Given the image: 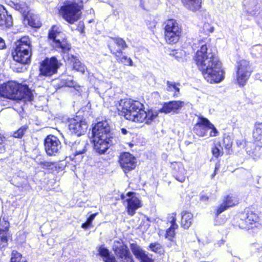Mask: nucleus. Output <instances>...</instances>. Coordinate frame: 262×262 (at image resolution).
Here are the masks:
<instances>
[{"label": "nucleus", "mask_w": 262, "mask_h": 262, "mask_svg": "<svg viewBox=\"0 0 262 262\" xmlns=\"http://www.w3.org/2000/svg\"><path fill=\"white\" fill-rule=\"evenodd\" d=\"M127 198L124 200L126 204V211L128 215L133 216L136 211L142 206L141 201L134 192H128L126 194Z\"/></svg>", "instance_id": "ddd939ff"}, {"label": "nucleus", "mask_w": 262, "mask_h": 262, "mask_svg": "<svg viewBox=\"0 0 262 262\" xmlns=\"http://www.w3.org/2000/svg\"><path fill=\"white\" fill-rule=\"evenodd\" d=\"M67 61L69 64L72 66L74 70L82 74L84 73L86 68L76 57L72 54H68Z\"/></svg>", "instance_id": "393cba45"}, {"label": "nucleus", "mask_w": 262, "mask_h": 262, "mask_svg": "<svg viewBox=\"0 0 262 262\" xmlns=\"http://www.w3.org/2000/svg\"><path fill=\"white\" fill-rule=\"evenodd\" d=\"M178 227H173L172 226H170V227L167 230L166 237L171 239L174 235V230L177 229Z\"/></svg>", "instance_id": "c03bdc74"}, {"label": "nucleus", "mask_w": 262, "mask_h": 262, "mask_svg": "<svg viewBox=\"0 0 262 262\" xmlns=\"http://www.w3.org/2000/svg\"><path fill=\"white\" fill-rule=\"evenodd\" d=\"M236 80L240 86L246 84L253 70L250 62L241 60L237 63Z\"/></svg>", "instance_id": "6e6552de"}, {"label": "nucleus", "mask_w": 262, "mask_h": 262, "mask_svg": "<svg viewBox=\"0 0 262 262\" xmlns=\"http://www.w3.org/2000/svg\"><path fill=\"white\" fill-rule=\"evenodd\" d=\"M202 124L208 127V129H211L210 133V137H215L218 135V131L208 119H203Z\"/></svg>", "instance_id": "72a5a7b5"}, {"label": "nucleus", "mask_w": 262, "mask_h": 262, "mask_svg": "<svg viewBox=\"0 0 262 262\" xmlns=\"http://www.w3.org/2000/svg\"><path fill=\"white\" fill-rule=\"evenodd\" d=\"M69 129L71 133L77 136L84 134L88 128V125L85 121L80 118L76 116V118L69 119Z\"/></svg>", "instance_id": "9d476101"}, {"label": "nucleus", "mask_w": 262, "mask_h": 262, "mask_svg": "<svg viewBox=\"0 0 262 262\" xmlns=\"http://www.w3.org/2000/svg\"><path fill=\"white\" fill-rule=\"evenodd\" d=\"M49 38L52 40V45L57 50L66 53L71 49V45L68 43L65 34L59 27H52L49 33Z\"/></svg>", "instance_id": "20e7f679"}, {"label": "nucleus", "mask_w": 262, "mask_h": 262, "mask_svg": "<svg viewBox=\"0 0 262 262\" xmlns=\"http://www.w3.org/2000/svg\"><path fill=\"white\" fill-rule=\"evenodd\" d=\"M165 24L164 33L166 42L169 44L177 43L181 35V26L173 19L167 20Z\"/></svg>", "instance_id": "0eeeda50"}, {"label": "nucleus", "mask_w": 262, "mask_h": 262, "mask_svg": "<svg viewBox=\"0 0 262 262\" xmlns=\"http://www.w3.org/2000/svg\"><path fill=\"white\" fill-rule=\"evenodd\" d=\"M203 40L199 41L200 49L195 56V60L204 78L210 83L221 82L224 79V72L221 62L212 52L208 51Z\"/></svg>", "instance_id": "f257e3e1"}, {"label": "nucleus", "mask_w": 262, "mask_h": 262, "mask_svg": "<svg viewBox=\"0 0 262 262\" xmlns=\"http://www.w3.org/2000/svg\"><path fill=\"white\" fill-rule=\"evenodd\" d=\"M82 6L75 2H70L62 6L59 11L63 18L71 24L79 20Z\"/></svg>", "instance_id": "423d86ee"}, {"label": "nucleus", "mask_w": 262, "mask_h": 262, "mask_svg": "<svg viewBox=\"0 0 262 262\" xmlns=\"http://www.w3.org/2000/svg\"><path fill=\"white\" fill-rule=\"evenodd\" d=\"M8 5L14 9L20 12L23 16H25L29 12V7L26 3L18 0L9 1L8 2Z\"/></svg>", "instance_id": "b1692460"}, {"label": "nucleus", "mask_w": 262, "mask_h": 262, "mask_svg": "<svg viewBox=\"0 0 262 262\" xmlns=\"http://www.w3.org/2000/svg\"><path fill=\"white\" fill-rule=\"evenodd\" d=\"M209 199L208 196L207 195H202L201 196V200L203 201H207Z\"/></svg>", "instance_id": "6e6d98bb"}, {"label": "nucleus", "mask_w": 262, "mask_h": 262, "mask_svg": "<svg viewBox=\"0 0 262 262\" xmlns=\"http://www.w3.org/2000/svg\"><path fill=\"white\" fill-rule=\"evenodd\" d=\"M149 247L152 251L155 253L161 254L163 252V247L159 243L156 242L151 243L149 245Z\"/></svg>", "instance_id": "4c0bfd02"}, {"label": "nucleus", "mask_w": 262, "mask_h": 262, "mask_svg": "<svg viewBox=\"0 0 262 262\" xmlns=\"http://www.w3.org/2000/svg\"><path fill=\"white\" fill-rule=\"evenodd\" d=\"M201 31L205 35H207L214 31V27H212L209 23H205L204 24Z\"/></svg>", "instance_id": "58836bf2"}, {"label": "nucleus", "mask_w": 262, "mask_h": 262, "mask_svg": "<svg viewBox=\"0 0 262 262\" xmlns=\"http://www.w3.org/2000/svg\"><path fill=\"white\" fill-rule=\"evenodd\" d=\"M28 126L24 125L19 128L17 131L15 132L13 134V136L15 138H21L24 135L25 132L27 130Z\"/></svg>", "instance_id": "37998d69"}, {"label": "nucleus", "mask_w": 262, "mask_h": 262, "mask_svg": "<svg viewBox=\"0 0 262 262\" xmlns=\"http://www.w3.org/2000/svg\"><path fill=\"white\" fill-rule=\"evenodd\" d=\"M6 139L4 137L0 134V152L2 153L5 151L6 149Z\"/></svg>", "instance_id": "a18cd8bd"}, {"label": "nucleus", "mask_w": 262, "mask_h": 262, "mask_svg": "<svg viewBox=\"0 0 262 262\" xmlns=\"http://www.w3.org/2000/svg\"><path fill=\"white\" fill-rule=\"evenodd\" d=\"M24 17L25 21H27L28 24L31 27L37 28L41 26V23L35 15L30 14L28 12Z\"/></svg>", "instance_id": "7c9ffc66"}, {"label": "nucleus", "mask_w": 262, "mask_h": 262, "mask_svg": "<svg viewBox=\"0 0 262 262\" xmlns=\"http://www.w3.org/2000/svg\"><path fill=\"white\" fill-rule=\"evenodd\" d=\"M236 145L238 147L244 148L246 145V141L244 138L241 137L239 139H237L236 140Z\"/></svg>", "instance_id": "09e8293b"}, {"label": "nucleus", "mask_w": 262, "mask_h": 262, "mask_svg": "<svg viewBox=\"0 0 262 262\" xmlns=\"http://www.w3.org/2000/svg\"><path fill=\"white\" fill-rule=\"evenodd\" d=\"M212 153L215 158H218L220 156L222 155L223 152L219 147L214 146L212 148Z\"/></svg>", "instance_id": "de8ad7c7"}, {"label": "nucleus", "mask_w": 262, "mask_h": 262, "mask_svg": "<svg viewBox=\"0 0 262 262\" xmlns=\"http://www.w3.org/2000/svg\"><path fill=\"white\" fill-rule=\"evenodd\" d=\"M176 213H172L169 216L168 219V221L170 222L171 224V226H172L173 227H178V226L176 224Z\"/></svg>", "instance_id": "49530a36"}, {"label": "nucleus", "mask_w": 262, "mask_h": 262, "mask_svg": "<svg viewBox=\"0 0 262 262\" xmlns=\"http://www.w3.org/2000/svg\"><path fill=\"white\" fill-rule=\"evenodd\" d=\"M184 6L189 11L196 12L202 7V0H182Z\"/></svg>", "instance_id": "bb28decb"}, {"label": "nucleus", "mask_w": 262, "mask_h": 262, "mask_svg": "<svg viewBox=\"0 0 262 262\" xmlns=\"http://www.w3.org/2000/svg\"><path fill=\"white\" fill-rule=\"evenodd\" d=\"M232 140L229 135H224L223 139V145L225 149L229 150L232 146Z\"/></svg>", "instance_id": "ea45409f"}, {"label": "nucleus", "mask_w": 262, "mask_h": 262, "mask_svg": "<svg viewBox=\"0 0 262 262\" xmlns=\"http://www.w3.org/2000/svg\"><path fill=\"white\" fill-rule=\"evenodd\" d=\"M39 164L42 168H45L51 167L52 165H53V163L46 161H41L39 162Z\"/></svg>", "instance_id": "603ef678"}, {"label": "nucleus", "mask_w": 262, "mask_h": 262, "mask_svg": "<svg viewBox=\"0 0 262 262\" xmlns=\"http://www.w3.org/2000/svg\"><path fill=\"white\" fill-rule=\"evenodd\" d=\"M27 185H28V183H27V181H25L24 183V186H21V187L23 188L26 187L27 186Z\"/></svg>", "instance_id": "bf43d9fd"}, {"label": "nucleus", "mask_w": 262, "mask_h": 262, "mask_svg": "<svg viewBox=\"0 0 262 262\" xmlns=\"http://www.w3.org/2000/svg\"><path fill=\"white\" fill-rule=\"evenodd\" d=\"M97 213L92 214L88 219L86 221L81 225V228L86 229L92 226V222L97 215Z\"/></svg>", "instance_id": "a19ab883"}, {"label": "nucleus", "mask_w": 262, "mask_h": 262, "mask_svg": "<svg viewBox=\"0 0 262 262\" xmlns=\"http://www.w3.org/2000/svg\"><path fill=\"white\" fill-rule=\"evenodd\" d=\"M119 163L125 173L134 169L136 166L135 158L129 152H124L120 155Z\"/></svg>", "instance_id": "2eb2a0df"}, {"label": "nucleus", "mask_w": 262, "mask_h": 262, "mask_svg": "<svg viewBox=\"0 0 262 262\" xmlns=\"http://www.w3.org/2000/svg\"><path fill=\"white\" fill-rule=\"evenodd\" d=\"M112 41L110 42L108 46L112 54V49L116 50L115 52L121 54L123 50L127 47L125 41L121 38L116 37L112 38Z\"/></svg>", "instance_id": "6ab92c4d"}, {"label": "nucleus", "mask_w": 262, "mask_h": 262, "mask_svg": "<svg viewBox=\"0 0 262 262\" xmlns=\"http://www.w3.org/2000/svg\"><path fill=\"white\" fill-rule=\"evenodd\" d=\"M14 51L32 53L31 41L27 36H24L15 42Z\"/></svg>", "instance_id": "aec40b11"}, {"label": "nucleus", "mask_w": 262, "mask_h": 262, "mask_svg": "<svg viewBox=\"0 0 262 262\" xmlns=\"http://www.w3.org/2000/svg\"><path fill=\"white\" fill-rule=\"evenodd\" d=\"M228 207L223 202L222 204L217 208L216 215H219L223 211L226 210Z\"/></svg>", "instance_id": "8fccbe9b"}, {"label": "nucleus", "mask_w": 262, "mask_h": 262, "mask_svg": "<svg viewBox=\"0 0 262 262\" xmlns=\"http://www.w3.org/2000/svg\"><path fill=\"white\" fill-rule=\"evenodd\" d=\"M11 262H27L25 258L22 257L20 253L15 250H13L11 253Z\"/></svg>", "instance_id": "c9c22d12"}, {"label": "nucleus", "mask_w": 262, "mask_h": 262, "mask_svg": "<svg viewBox=\"0 0 262 262\" xmlns=\"http://www.w3.org/2000/svg\"><path fill=\"white\" fill-rule=\"evenodd\" d=\"M61 86H67L71 88H75L76 85V82L72 79V78L64 79L62 78L61 80Z\"/></svg>", "instance_id": "79ce46f5"}, {"label": "nucleus", "mask_w": 262, "mask_h": 262, "mask_svg": "<svg viewBox=\"0 0 262 262\" xmlns=\"http://www.w3.org/2000/svg\"><path fill=\"white\" fill-rule=\"evenodd\" d=\"M61 63L55 56L46 58L41 63L40 68V74L45 76H50L57 72Z\"/></svg>", "instance_id": "1a4fd4ad"}, {"label": "nucleus", "mask_w": 262, "mask_h": 262, "mask_svg": "<svg viewBox=\"0 0 262 262\" xmlns=\"http://www.w3.org/2000/svg\"><path fill=\"white\" fill-rule=\"evenodd\" d=\"M143 108L142 103L131 99L121 100L117 106L119 114L126 119L138 123L145 121L146 124H149L158 116V112L151 110L146 112Z\"/></svg>", "instance_id": "f03ea898"}, {"label": "nucleus", "mask_w": 262, "mask_h": 262, "mask_svg": "<svg viewBox=\"0 0 262 262\" xmlns=\"http://www.w3.org/2000/svg\"><path fill=\"white\" fill-rule=\"evenodd\" d=\"M9 227V223L3 219L0 220V248L6 247L8 245L7 233Z\"/></svg>", "instance_id": "412c9836"}, {"label": "nucleus", "mask_w": 262, "mask_h": 262, "mask_svg": "<svg viewBox=\"0 0 262 262\" xmlns=\"http://www.w3.org/2000/svg\"><path fill=\"white\" fill-rule=\"evenodd\" d=\"M110 127L106 121L98 122L92 128V137L110 139Z\"/></svg>", "instance_id": "9b49d317"}, {"label": "nucleus", "mask_w": 262, "mask_h": 262, "mask_svg": "<svg viewBox=\"0 0 262 262\" xmlns=\"http://www.w3.org/2000/svg\"><path fill=\"white\" fill-rule=\"evenodd\" d=\"M121 198L122 200H124L125 198V196L123 194H122L121 196Z\"/></svg>", "instance_id": "052dcab7"}, {"label": "nucleus", "mask_w": 262, "mask_h": 262, "mask_svg": "<svg viewBox=\"0 0 262 262\" xmlns=\"http://www.w3.org/2000/svg\"><path fill=\"white\" fill-rule=\"evenodd\" d=\"M13 25V19L11 14H8V11L4 7L0 5V26L9 28Z\"/></svg>", "instance_id": "4be33fe9"}, {"label": "nucleus", "mask_w": 262, "mask_h": 262, "mask_svg": "<svg viewBox=\"0 0 262 262\" xmlns=\"http://www.w3.org/2000/svg\"><path fill=\"white\" fill-rule=\"evenodd\" d=\"M252 52H257L258 54H262V45H258L254 46L252 47Z\"/></svg>", "instance_id": "864d4df0"}, {"label": "nucleus", "mask_w": 262, "mask_h": 262, "mask_svg": "<svg viewBox=\"0 0 262 262\" xmlns=\"http://www.w3.org/2000/svg\"><path fill=\"white\" fill-rule=\"evenodd\" d=\"M203 119H207L203 117H199V121L196 124L195 132L197 135L200 137H204L207 135L208 127L202 124Z\"/></svg>", "instance_id": "c85d7f7f"}, {"label": "nucleus", "mask_w": 262, "mask_h": 262, "mask_svg": "<svg viewBox=\"0 0 262 262\" xmlns=\"http://www.w3.org/2000/svg\"><path fill=\"white\" fill-rule=\"evenodd\" d=\"M31 55L32 53H27V52L14 51L12 53L13 59L22 64H29L31 62Z\"/></svg>", "instance_id": "5701e85b"}, {"label": "nucleus", "mask_w": 262, "mask_h": 262, "mask_svg": "<svg viewBox=\"0 0 262 262\" xmlns=\"http://www.w3.org/2000/svg\"><path fill=\"white\" fill-rule=\"evenodd\" d=\"M139 260L140 262H154V260L146 253Z\"/></svg>", "instance_id": "3c124183"}, {"label": "nucleus", "mask_w": 262, "mask_h": 262, "mask_svg": "<svg viewBox=\"0 0 262 262\" xmlns=\"http://www.w3.org/2000/svg\"><path fill=\"white\" fill-rule=\"evenodd\" d=\"M111 139L93 137L92 142L94 150L99 154H103L108 148Z\"/></svg>", "instance_id": "f3484780"}, {"label": "nucleus", "mask_w": 262, "mask_h": 262, "mask_svg": "<svg viewBox=\"0 0 262 262\" xmlns=\"http://www.w3.org/2000/svg\"><path fill=\"white\" fill-rule=\"evenodd\" d=\"M247 151L249 155H251L254 160L262 159V147H255L253 151L251 152L250 150H247Z\"/></svg>", "instance_id": "f704fd0d"}, {"label": "nucleus", "mask_w": 262, "mask_h": 262, "mask_svg": "<svg viewBox=\"0 0 262 262\" xmlns=\"http://www.w3.org/2000/svg\"><path fill=\"white\" fill-rule=\"evenodd\" d=\"M253 137L257 147H262V122H255L253 130Z\"/></svg>", "instance_id": "a878e982"}, {"label": "nucleus", "mask_w": 262, "mask_h": 262, "mask_svg": "<svg viewBox=\"0 0 262 262\" xmlns=\"http://www.w3.org/2000/svg\"><path fill=\"white\" fill-rule=\"evenodd\" d=\"M172 167L174 178L180 182H184L186 179V170L183 164L181 162H174L172 163Z\"/></svg>", "instance_id": "a211bd4d"}, {"label": "nucleus", "mask_w": 262, "mask_h": 262, "mask_svg": "<svg viewBox=\"0 0 262 262\" xmlns=\"http://www.w3.org/2000/svg\"><path fill=\"white\" fill-rule=\"evenodd\" d=\"M5 47V43L4 39L0 37V49H3Z\"/></svg>", "instance_id": "5fc2aeb1"}, {"label": "nucleus", "mask_w": 262, "mask_h": 262, "mask_svg": "<svg viewBox=\"0 0 262 262\" xmlns=\"http://www.w3.org/2000/svg\"><path fill=\"white\" fill-rule=\"evenodd\" d=\"M87 142L84 140L76 141L71 145L73 154L70 156L72 160L75 162H79L82 158V155L86 150Z\"/></svg>", "instance_id": "4468645a"}, {"label": "nucleus", "mask_w": 262, "mask_h": 262, "mask_svg": "<svg viewBox=\"0 0 262 262\" xmlns=\"http://www.w3.org/2000/svg\"><path fill=\"white\" fill-rule=\"evenodd\" d=\"M130 248L132 252L136 256V257L139 259L141 257L145 254V252L136 243H132L130 244Z\"/></svg>", "instance_id": "2f4dec72"}, {"label": "nucleus", "mask_w": 262, "mask_h": 262, "mask_svg": "<svg viewBox=\"0 0 262 262\" xmlns=\"http://www.w3.org/2000/svg\"><path fill=\"white\" fill-rule=\"evenodd\" d=\"M223 203L229 208L237 204L238 201L236 198L228 195L224 200Z\"/></svg>", "instance_id": "e433bc0d"}, {"label": "nucleus", "mask_w": 262, "mask_h": 262, "mask_svg": "<svg viewBox=\"0 0 262 262\" xmlns=\"http://www.w3.org/2000/svg\"><path fill=\"white\" fill-rule=\"evenodd\" d=\"M193 214L187 211L182 212L181 225L184 229H188L192 224Z\"/></svg>", "instance_id": "c756f323"}, {"label": "nucleus", "mask_w": 262, "mask_h": 262, "mask_svg": "<svg viewBox=\"0 0 262 262\" xmlns=\"http://www.w3.org/2000/svg\"><path fill=\"white\" fill-rule=\"evenodd\" d=\"M238 226L240 228L247 230L261 227L259 216L249 209H245L239 214Z\"/></svg>", "instance_id": "39448f33"}, {"label": "nucleus", "mask_w": 262, "mask_h": 262, "mask_svg": "<svg viewBox=\"0 0 262 262\" xmlns=\"http://www.w3.org/2000/svg\"><path fill=\"white\" fill-rule=\"evenodd\" d=\"M167 90L168 91H173L174 92L173 94L174 97H177L180 92V89L179 88V86L180 84L179 83H176L175 82H170L169 81H167Z\"/></svg>", "instance_id": "473e14b6"}, {"label": "nucleus", "mask_w": 262, "mask_h": 262, "mask_svg": "<svg viewBox=\"0 0 262 262\" xmlns=\"http://www.w3.org/2000/svg\"><path fill=\"white\" fill-rule=\"evenodd\" d=\"M121 133L123 134V135H126L127 133V130L125 129V128H122L121 129Z\"/></svg>", "instance_id": "4d7b16f0"}, {"label": "nucleus", "mask_w": 262, "mask_h": 262, "mask_svg": "<svg viewBox=\"0 0 262 262\" xmlns=\"http://www.w3.org/2000/svg\"><path fill=\"white\" fill-rule=\"evenodd\" d=\"M68 55H67L66 56V58H65V57H63V58H64V60H66V59L67 60V59H68Z\"/></svg>", "instance_id": "680f3d73"}, {"label": "nucleus", "mask_w": 262, "mask_h": 262, "mask_svg": "<svg viewBox=\"0 0 262 262\" xmlns=\"http://www.w3.org/2000/svg\"><path fill=\"white\" fill-rule=\"evenodd\" d=\"M217 169V168L216 167H215V171L214 172V173H213V174L211 176V177L212 178H213L216 174V170Z\"/></svg>", "instance_id": "13d9d810"}, {"label": "nucleus", "mask_w": 262, "mask_h": 262, "mask_svg": "<svg viewBox=\"0 0 262 262\" xmlns=\"http://www.w3.org/2000/svg\"><path fill=\"white\" fill-rule=\"evenodd\" d=\"M115 51L116 50L112 49V54L114 55L118 63L123 64L125 66H133V62L130 58L128 57L127 56L123 55L122 52L120 54L117 53Z\"/></svg>", "instance_id": "cd10ccee"}, {"label": "nucleus", "mask_w": 262, "mask_h": 262, "mask_svg": "<svg viewBox=\"0 0 262 262\" xmlns=\"http://www.w3.org/2000/svg\"><path fill=\"white\" fill-rule=\"evenodd\" d=\"M0 95L13 100H23L31 101L33 95L31 90L26 84H19L15 81H9L1 86Z\"/></svg>", "instance_id": "7ed1b4c3"}, {"label": "nucleus", "mask_w": 262, "mask_h": 262, "mask_svg": "<svg viewBox=\"0 0 262 262\" xmlns=\"http://www.w3.org/2000/svg\"><path fill=\"white\" fill-rule=\"evenodd\" d=\"M68 55H67L66 56V58H65V57H63V58H64V60H66V59L67 60V59H68Z\"/></svg>", "instance_id": "e2e57ef3"}, {"label": "nucleus", "mask_w": 262, "mask_h": 262, "mask_svg": "<svg viewBox=\"0 0 262 262\" xmlns=\"http://www.w3.org/2000/svg\"><path fill=\"white\" fill-rule=\"evenodd\" d=\"M45 150L49 156H55L61 148V143L54 136H47L44 141Z\"/></svg>", "instance_id": "f8f14e48"}, {"label": "nucleus", "mask_w": 262, "mask_h": 262, "mask_svg": "<svg viewBox=\"0 0 262 262\" xmlns=\"http://www.w3.org/2000/svg\"><path fill=\"white\" fill-rule=\"evenodd\" d=\"M185 105V102L182 101H170L164 103L162 108L158 112L165 114H168L171 112L178 114Z\"/></svg>", "instance_id": "dca6fc26"}]
</instances>
